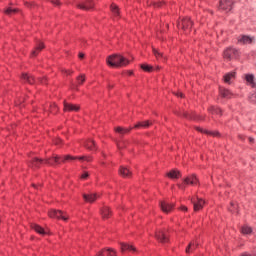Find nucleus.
Returning <instances> with one entry per match:
<instances>
[{"mask_svg":"<svg viewBox=\"0 0 256 256\" xmlns=\"http://www.w3.org/2000/svg\"><path fill=\"white\" fill-rule=\"evenodd\" d=\"M75 159H79V161H87V163L91 162L92 158L90 156H82V157H73L71 155L67 156H53L52 158H48L46 160L39 159L37 157H34L31 159L29 163V167H32V169H39L43 163L46 165H59V163H65V161H75Z\"/></svg>","mask_w":256,"mask_h":256,"instance_id":"f257e3e1","label":"nucleus"},{"mask_svg":"<svg viewBox=\"0 0 256 256\" xmlns=\"http://www.w3.org/2000/svg\"><path fill=\"white\" fill-rule=\"evenodd\" d=\"M106 61L110 67H126V65H129V60L119 54L109 56Z\"/></svg>","mask_w":256,"mask_h":256,"instance_id":"f03ea898","label":"nucleus"},{"mask_svg":"<svg viewBox=\"0 0 256 256\" xmlns=\"http://www.w3.org/2000/svg\"><path fill=\"white\" fill-rule=\"evenodd\" d=\"M187 185H193V186L199 185V179H197V176L195 175L187 176L181 184H178V187L182 191H185V188L187 187Z\"/></svg>","mask_w":256,"mask_h":256,"instance_id":"7ed1b4c3","label":"nucleus"},{"mask_svg":"<svg viewBox=\"0 0 256 256\" xmlns=\"http://www.w3.org/2000/svg\"><path fill=\"white\" fill-rule=\"evenodd\" d=\"M177 27L178 29H182V31L189 33V31H191V27H193V22L191 21V18L186 17L178 22Z\"/></svg>","mask_w":256,"mask_h":256,"instance_id":"20e7f679","label":"nucleus"},{"mask_svg":"<svg viewBox=\"0 0 256 256\" xmlns=\"http://www.w3.org/2000/svg\"><path fill=\"white\" fill-rule=\"evenodd\" d=\"M48 215L51 219H62V221H67L69 216L60 210H50Z\"/></svg>","mask_w":256,"mask_h":256,"instance_id":"39448f33","label":"nucleus"},{"mask_svg":"<svg viewBox=\"0 0 256 256\" xmlns=\"http://www.w3.org/2000/svg\"><path fill=\"white\" fill-rule=\"evenodd\" d=\"M239 57V50L235 49V48H227L224 51V59H235Z\"/></svg>","mask_w":256,"mask_h":256,"instance_id":"423d86ee","label":"nucleus"},{"mask_svg":"<svg viewBox=\"0 0 256 256\" xmlns=\"http://www.w3.org/2000/svg\"><path fill=\"white\" fill-rule=\"evenodd\" d=\"M95 7V3L92 0H86L78 4V9H83V11H91Z\"/></svg>","mask_w":256,"mask_h":256,"instance_id":"0eeeda50","label":"nucleus"},{"mask_svg":"<svg viewBox=\"0 0 256 256\" xmlns=\"http://www.w3.org/2000/svg\"><path fill=\"white\" fill-rule=\"evenodd\" d=\"M237 41L240 45H251V43L255 41V38L247 35H241L238 37Z\"/></svg>","mask_w":256,"mask_h":256,"instance_id":"6e6552de","label":"nucleus"},{"mask_svg":"<svg viewBox=\"0 0 256 256\" xmlns=\"http://www.w3.org/2000/svg\"><path fill=\"white\" fill-rule=\"evenodd\" d=\"M233 8V2L231 0H221L220 1V9L223 11H231Z\"/></svg>","mask_w":256,"mask_h":256,"instance_id":"1a4fd4ad","label":"nucleus"},{"mask_svg":"<svg viewBox=\"0 0 256 256\" xmlns=\"http://www.w3.org/2000/svg\"><path fill=\"white\" fill-rule=\"evenodd\" d=\"M160 208L162 209L163 213H171L174 206L167 201H162L160 202Z\"/></svg>","mask_w":256,"mask_h":256,"instance_id":"9d476101","label":"nucleus"},{"mask_svg":"<svg viewBox=\"0 0 256 256\" xmlns=\"http://www.w3.org/2000/svg\"><path fill=\"white\" fill-rule=\"evenodd\" d=\"M192 203L194 205V211H201V209H203V206L205 205V201L201 198L193 199Z\"/></svg>","mask_w":256,"mask_h":256,"instance_id":"9b49d317","label":"nucleus"},{"mask_svg":"<svg viewBox=\"0 0 256 256\" xmlns=\"http://www.w3.org/2000/svg\"><path fill=\"white\" fill-rule=\"evenodd\" d=\"M120 249L122 253H125V251H130V253H137V248L127 243H121Z\"/></svg>","mask_w":256,"mask_h":256,"instance_id":"f8f14e48","label":"nucleus"},{"mask_svg":"<svg viewBox=\"0 0 256 256\" xmlns=\"http://www.w3.org/2000/svg\"><path fill=\"white\" fill-rule=\"evenodd\" d=\"M156 239L160 241V243H169V238L164 231L156 232Z\"/></svg>","mask_w":256,"mask_h":256,"instance_id":"ddd939ff","label":"nucleus"},{"mask_svg":"<svg viewBox=\"0 0 256 256\" xmlns=\"http://www.w3.org/2000/svg\"><path fill=\"white\" fill-rule=\"evenodd\" d=\"M22 81H25V83H29L30 85H33V83H37V80L31 75L27 73L22 74Z\"/></svg>","mask_w":256,"mask_h":256,"instance_id":"4468645a","label":"nucleus"},{"mask_svg":"<svg viewBox=\"0 0 256 256\" xmlns=\"http://www.w3.org/2000/svg\"><path fill=\"white\" fill-rule=\"evenodd\" d=\"M44 48L45 46L42 44V42H38L35 49L31 53V57H37V55H39Z\"/></svg>","mask_w":256,"mask_h":256,"instance_id":"2eb2a0df","label":"nucleus"},{"mask_svg":"<svg viewBox=\"0 0 256 256\" xmlns=\"http://www.w3.org/2000/svg\"><path fill=\"white\" fill-rule=\"evenodd\" d=\"M220 95L224 99H231L233 97V93L229 89L220 88Z\"/></svg>","mask_w":256,"mask_h":256,"instance_id":"dca6fc26","label":"nucleus"},{"mask_svg":"<svg viewBox=\"0 0 256 256\" xmlns=\"http://www.w3.org/2000/svg\"><path fill=\"white\" fill-rule=\"evenodd\" d=\"M233 81H235V72H229L224 75V82L228 83V85H231Z\"/></svg>","mask_w":256,"mask_h":256,"instance_id":"f3484780","label":"nucleus"},{"mask_svg":"<svg viewBox=\"0 0 256 256\" xmlns=\"http://www.w3.org/2000/svg\"><path fill=\"white\" fill-rule=\"evenodd\" d=\"M83 199L86 203H93L97 200V194H83Z\"/></svg>","mask_w":256,"mask_h":256,"instance_id":"a211bd4d","label":"nucleus"},{"mask_svg":"<svg viewBox=\"0 0 256 256\" xmlns=\"http://www.w3.org/2000/svg\"><path fill=\"white\" fill-rule=\"evenodd\" d=\"M32 229H34V231L36 233H38L39 235H47V230H44L43 227L37 225V224H32L31 226Z\"/></svg>","mask_w":256,"mask_h":256,"instance_id":"6ab92c4d","label":"nucleus"},{"mask_svg":"<svg viewBox=\"0 0 256 256\" xmlns=\"http://www.w3.org/2000/svg\"><path fill=\"white\" fill-rule=\"evenodd\" d=\"M97 256H117L115 250L112 249H104Z\"/></svg>","mask_w":256,"mask_h":256,"instance_id":"aec40b11","label":"nucleus"},{"mask_svg":"<svg viewBox=\"0 0 256 256\" xmlns=\"http://www.w3.org/2000/svg\"><path fill=\"white\" fill-rule=\"evenodd\" d=\"M64 111H79V106L65 102Z\"/></svg>","mask_w":256,"mask_h":256,"instance_id":"412c9836","label":"nucleus"},{"mask_svg":"<svg viewBox=\"0 0 256 256\" xmlns=\"http://www.w3.org/2000/svg\"><path fill=\"white\" fill-rule=\"evenodd\" d=\"M101 215H102L103 219H109V217H111V210L109 209V207L104 206L101 209Z\"/></svg>","mask_w":256,"mask_h":256,"instance_id":"4be33fe9","label":"nucleus"},{"mask_svg":"<svg viewBox=\"0 0 256 256\" xmlns=\"http://www.w3.org/2000/svg\"><path fill=\"white\" fill-rule=\"evenodd\" d=\"M84 147L89 149V151H95V141L89 139L84 142Z\"/></svg>","mask_w":256,"mask_h":256,"instance_id":"5701e85b","label":"nucleus"},{"mask_svg":"<svg viewBox=\"0 0 256 256\" xmlns=\"http://www.w3.org/2000/svg\"><path fill=\"white\" fill-rule=\"evenodd\" d=\"M208 111L212 113V115H223V111L219 107L211 106Z\"/></svg>","mask_w":256,"mask_h":256,"instance_id":"b1692460","label":"nucleus"},{"mask_svg":"<svg viewBox=\"0 0 256 256\" xmlns=\"http://www.w3.org/2000/svg\"><path fill=\"white\" fill-rule=\"evenodd\" d=\"M241 233L242 235H251V233H253V228H251V226L244 225L241 227Z\"/></svg>","mask_w":256,"mask_h":256,"instance_id":"393cba45","label":"nucleus"},{"mask_svg":"<svg viewBox=\"0 0 256 256\" xmlns=\"http://www.w3.org/2000/svg\"><path fill=\"white\" fill-rule=\"evenodd\" d=\"M245 79L250 87H255V76L248 74L245 76Z\"/></svg>","mask_w":256,"mask_h":256,"instance_id":"a878e982","label":"nucleus"},{"mask_svg":"<svg viewBox=\"0 0 256 256\" xmlns=\"http://www.w3.org/2000/svg\"><path fill=\"white\" fill-rule=\"evenodd\" d=\"M119 173L122 177H131V170L125 167H121Z\"/></svg>","mask_w":256,"mask_h":256,"instance_id":"bb28decb","label":"nucleus"},{"mask_svg":"<svg viewBox=\"0 0 256 256\" xmlns=\"http://www.w3.org/2000/svg\"><path fill=\"white\" fill-rule=\"evenodd\" d=\"M153 53L158 61H165V55L159 52L157 49H153Z\"/></svg>","mask_w":256,"mask_h":256,"instance_id":"cd10ccee","label":"nucleus"},{"mask_svg":"<svg viewBox=\"0 0 256 256\" xmlns=\"http://www.w3.org/2000/svg\"><path fill=\"white\" fill-rule=\"evenodd\" d=\"M150 125H151V122L149 121L139 122L138 124L135 125V129H141V127L144 129H147V127H149Z\"/></svg>","mask_w":256,"mask_h":256,"instance_id":"c85d7f7f","label":"nucleus"},{"mask_svg":"<svg viewBox=\"0 0 256 256\" xmlns=\"http://www.w3.org/2000/svg\"><path fill=\"white\" fill-rule=\"evenodd\" d=\"M168 177H170V179H179V177H181V173L177 172L176 170H171L168 173Z\"/></svg>","mask_w":256,"mask_h":256,"instance_id":"c756f323","label":"nucleus"},{"mask_svg":"<svg viewBox=\"0 0 256 256\" xmlns=\"http://www.w3.org/2000/svg\"><path fill=\"white\" fill-rule=\"evenodd\" d=\"M110 9H111V12L114 15V17H116V19H117V17H119V8L117 7V5L112 4L110 6Z\"/></svg>","mask_w":256,"mask_h":256,"instance_id":"7c9ffc66","label":"nucleus"},{"mask_svg":"<svg viewBox=\"0 0 256 256\" xmlns=\"http://www.w3.org/2000/svg\"><path fill=\"white\" fill-rule=\"evenodd\" d=\"M197 243L195 242H190L188 247L186 248V253H191L192 251H194V249H197Z\"/></svg>","mask_w":256,"mask_h":256,"instance_id":"2f4dec72","label":"nucleus"},{"mask_svg":"<svg viewBox=\"0 0 256 256\" xmlns=\"http://www.w3.org/2000/svg\"><path fill=\"white\" fill-rule=\"evenodd\" d=\"M230 213H237V204L235 202L230 203V207L228 208Z\"/></svg>","mask_w":256,"mask_h":256,"instance_id":"473e14b6","label":"nucleus"},{"mask_svg":"<svg viewBox=\"0 0 256 256\" xmlns=\"http://www.w3.org/2000/svg\"><path fill=\"white\" fill-rule=\"evenodd\" d=\"M115 131L116 133H120V135H125V133H129V129H125L122 127H117Z\"/></svg>","mask_w":256,"mask_h":256,"instance_id":"72a5a7b5","label":"nucleus"},{"mask_svg":"<svg viewBox=\"0 0 256 256\" xmlns=\"http://www.w3.org/2000/svg\"><path fill=\"white\" fill-rule=\"evenodd\" d=\"M141 69H143V71H147L148 73H151V71H153V66H149L147 64H142Z\"/></svg>","mask_w":256,"mask_h":256,"instance_id":"f704fd0d","label":"nucleus"},{"mask_svg":"<svg viewBox=\"0 0 256 256\" xmlns=\"http://www.w3.org/2000/svg\"><path fill=\"white\" fill-rule=\"evenodd\" d=\"M77 83H78V85H83V83H85V75L78 76Z\"/></svg>","mask_w":256,"mask_h":256,"instance_id":"c9c22d12","label":"nucleus"},{"mask_svg":"<svg viewBox=\"0 0 256 256\" xmlns=\"http://www.w3.org/2000/svg\"><path fill=\"white\" fill-rule=\"evenodd\" d=\"M6 15H12V13H17V9H13V8H7L5 10Z\"/></svg>","mask_w":256,"mask_h":256,"instance_id":"e433bc0d","label":"nucleus"},{"mask_svg":"<svg viewBox=\"0 0 256 256\" xmlns=\"http://www.w3.org/2000/svg\"><path fill=\"white\" fill-rule=\"evenodd\" d=\"M51 3H52V5H55L56 7H59V5H61V2L59 0H52Z\"/></svg>","mask_w":256,"mask_h":256,"instance_id":"4c0bfd02","label":"nucleus"},{"mask_svg":"<svg viewBox=\"0 0 256 256\" xmlns=\"http://www.w3.org/2000/svg\"><path fill=\"white\" fill-rule=\"evenodd\" d=\"M39 83H42L43 85H45V83H47V78L43 77V78H38Z\"/></svg>","mask_w":256,"mask_h":256,"instance_id":"58836bf2","label":"nucleus"},{"mask_svg":"<svg viewBox=\"0 0 256 256\" xmlns=\"http://www.w3.org/2000/svg\"><path fill=\"white\" fill-rule=\"evenodd\" d=\"M89 177V172H83V174L81 175V179H88Z\"/></svg>","mask_w":256,"mask_h":256,"instance_id":"ea45409f","label":"nucleus"},{"mask_svg":"<svg viewBox=\"0 0 256 256\" xmlns=\"http://www.w3.org/2000/svg\"><path fill=\"white\" fill-rule=\"evenodd\" d=\"M205 133H208L209 135H213L214 137H217L219 135V132H209L205 131Z\"/></svg>","mask_w":256,"mask_h":256,"instance_id":"a19ab883","label":"nucleus"},{"mask_svg":"<svg viewBox=\"0 0 256 256\" xmlns=\"http://www.w3.org/2000/svg\"><path fill=\"white\" fill-rule=\"evenodd\" d=\"M63 73H65V75H72L73 70H63Z\"/></svg>","mask_w":256,"mask_h":256,"instance_id":"79ce46f5","label":"nucleus"},{"mask_svg":"<svg viewBox=\"0 0 256 256\" xmlns=\"http://www.w3.org/2000/svg\"><path fill=\"white\" fill-rule=\"evenodd\" d=\"M53 113H57L58 111V108H57V105H54L53 106V109L51 110Z\"/></svg>","mask_w":256,"mask_h":256,"instance_id":"37998d69","label":"nucleus"},{"mask_svg":"<svg viewBox=\"0 0 256 256\" xmlns=\"http://www.w3.org/2000/svg\"><path fill=\"white\" fill-rule=\"evenodd\" d=\"M79 59H85V54L79 53Z\"/></svg>","mask_w":256,"mask_h":256,"instance_id":"c03bdc74","label":"nucleus"},{"mask_svg":"<svg viewBox=\"0 0 256 256\" xmlns=\"http://www.w3.org/2000/svg\"><path fill=\"white\" fill-rule=\"evenodd\" d=\"M181 211L187 212V206H181Z\"/></svg>","mask_w":256,"mask_h":256,"instance_id":"a18cd8bd","label":"nucleus"},{"mask_svg":"<svg viewBox=\"0 0 256 256\" xmlns=\"http://www.w3.org/2000/svg\"><path fill=\"white\" fill-rule=\"evenodd\" d=\"M176 95H177V97H181V98L184 97V96H183V93H177Z\"/></svg>","mask_w":256,"mask_h":256,"instance_id":"49530a36","label":"nucleus"},{"mask_svg":"<svg viewBox=\"0 0 256 256\" xmlns=\"http://www.w3.org/2000/svg\"><path fill=\"white\" fill-rule=\"evenodd\" d=\"M59 143H61V140H56V145H59Z\"/></svg>","mask_w":256,"mask_h":256,"instance_id":"de8ad7c7","label":"nucleus"},{"mask_svg":"<svg viewBox=\"0 0 256 256\" xmlns=\"http://www.w3.org/2000/svg\"><path fill=\"white\" fill-rule=\"evenodd\" d=\"M128 75H133V71H128Z\"/></svg>","mask_w":256,"mask_h":256,"instance_id":"09e8293b","label":"nucleus"},{"mask_svg":"<svg viewBox=\"0 0 256 256\" xmlns=\"http://www.w3.org/2000/svg\"><path fill=\"white\" fill-rule=\"evenodd\" d=\"M250 143H253L254 139L253 138H249Z\"/></svg>","mask_w":256,"mask_h":256,"instance_id":"8fccbe9b","label":"nucleus"},{"mask_svg":"<svg viewBox=\"0 0 256 256\" xmlns=\"http://www.w3.org/2000/svg\"><path fill=\"white\" fill-rule=\"evenodd\" d=\"M109 87H110V88H113V86H111V85H110Z\"/></svg>","mask_w":256,"mask_h":256,"instance_id":"3c124183","label":"nucleus"},{"mask_svg":"<svg viewBox=\"0 0 256 256\" xmlns=\"http://www.w3.org/2000/svg\"><path fill=\"white\" fill-rule=\"evenodd\" d=\"M254 233V235L256 236V232H253Z\"/></svg>","mask_w":256,"mask_h":256,"instance_id":"603ef678","label":"nucleus"}]
</instances>
